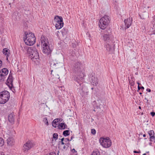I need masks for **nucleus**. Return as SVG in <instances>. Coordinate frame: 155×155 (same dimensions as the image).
<instances>
[{
    "mask_svg": "<svg viewBox=\"0 0 155 155\" xmlns=\"http://www.w3.org/2000/svg\"><path fill=\"white\" fill-rule=\"evenodd\" d=\"M9 50L7 48H5L3 50V53L7 55V59L8 60V57L9 56L10 53L9 52Z\"/></svg>",
    "mask_w": 155,
    "mask_h": 155,
    "instance_id": "6ab92c4d",
    "label": "nucleus"
},
{
    "mask_svg": "<svg viewBox=\"0 0 155 155\" xmlns=\"http://www.w3.org/2000/svg\"><path fill=\"white\" fill-rule=\"evenodd\" d=\"M140 151L139 150V151H134V153H140Z\"/></svg>",
    "mask_w": 155,
    "mask_h": 155,
    "instance_id": "ea45409f",
    "label": "nucleus"
},
{
    "mask_svg": "<svg viewBox=\"0 0 155 155\" xmlns=\"http://www.w3.org/2000/svg\"><path fill=\"white\" fill-rule=\"evenodd\" d=\"M25 36L23 38V40L27 45L31 46L35 42L36 38L34 35L31 32H25Z\"/></svg>",
    "mask_w": 155,
    "mask_h": 155,
    "instance_id": "f03ea898",
    "label": "nucleus"
},
{
    "mask_svg": "<svg viewBox=\"0 0 155 155\" xmlns=\"http://www.w3.org/2000/svg\"><path fill=\"white\" fill-rule=\"evenodd\" d=\"M56 65L54 66L56 68H58V66H57V67H56Z\"/></svg>",
    "mask_w": 155,
    "mask_h": 155,
    "instance_id": "13d9d810",
    "label": "nucleus"
},
{
    "mask_svg": "<svg viewBox=\"0 0 155 155\" xmlns=\"http://www.w3.org/2000/svg\"><path fill=\"white\" fill-rule=\"evenodd\" d=\"M81 64L79 61H76L74 63L72 69L73 73L75 74L74 80L78 82L80 85L81 83V81L83 79L84 74L82 72L81 68Z\"/></svg>",
    "mask_w": 155,
    "mask_h": 155,
    "instance_id": "f257e3e1",
    "label": "nucleus"
},
{
    "mask_svg": "<svg viewBox=\"0 0 155 155\" xmlns=\"http://www.w3.org/2000/svg\"><path fill=\"white\" fill-rule=\"evenodd\" d=\"M7 144L9 146H12L14 144V140L12 138H8L7 139Z\"/></svg>",
    "mask_w": 155,
    "mask_h": 155,
    "instance_id": "a211bd4d",
    "label": "nucleus"
},
{
    "mask_svg": "<svg viewBox=\"0 0 155 155\" xmlns=\"http://www.w3.org/2000/svg\"><path fill=\"white\" fill-rule=\"evenodd\" d=\"M110 21V18L108 16L105 15L102 17L99 21V25L100 28L104 30L107 28Z\"/></svg>",
    "mask_w": 155,
    "mask_h": 155,
    "instance_id": "20e7f679",
    "label": "nucleus"
},
{
    "mask_svg": "<svg viewBox=\"0 0 155 155\" xmlns=\"http://www.w3.org/2000/svg\"><path fill=\"white\" fill-rule=\"evenodd\" d=\"M56 65L54 66L56 68H58V66H57V67H56Z\"/></svg>",
    "mask_w": 155,
    "mask_h": 155,
    "instance_id": "bf43d9fd",
    "label": "nucleus"
},
{
    "mask_svg": "<svg viewBox=\"0 0 155 155\" xmlns=\"http://www.w3.org/2000/svg\"><path fill=\"white\" fill-rule=\"evenodd\" d=\"M55 120H54L53 121V122H54V123H56V121H55Z\"/></svg>",
    "mask_w": 155,
    "mask_h": 155,
    "instance_id": "864d4df0",
    "label": "nucleus"
},
{
    "mask_svg": "<svg viewBox=\"0 0 155 155\" xmlns=\"http://www.w3.org/2000/svg\"><path fill=\"white\" fill-rule=\"evenodd\" d=\"M5 78V77L4 76H1V74H0V81H4Z\"/></svg>",
    "mask_w": 155,
    "mask_h": 155,
    "instance_id": "72a5a7b5",
    "label": "nucleus"
},
{
    "mask_svg": "<svg viewBox=\"0 0 155 155\" xmlns=\"http://www.w3.org/2000/svg\"><path fill=\"white\" fill-rule=\"evenodd\" d=\"M139 94H142V93L141 92H140Z\"/></svg>",
    "mask_w": 155,
    "mask_h": 155,
    "instance_id": "6e6d98bb",
    "label": "nucleus"
},
{
    "mask_svg": "<svg viewBox=\"0 0 155 155\" xmlns=\"http://www.w3.org/2000/svg\"><path fill=\"white\" fill-rule=\"evenodd\" d=\"M74 137L73 136H72L71 137V139L70 140V141H71L73 138H74Z\"/></svg>",
    "mask_w": 155,
    "mask_h": 155,
    "instance_id": "a18cd8bd",
    "label": "nucleus"
},
{
    "mask_svg": "<svg viewBox=\"0 0 155 155\" xmlns=\"http://www.w3.org/2000/svg\"><path fill=\"white\" fill-rule=\"evenodd\" d=\"M63 21H62V22L56 23L55 27L57 29H59L63 27Z\"/></svg>",
    "mask_w": 155,
    "mask_h": 155,
    "instance_id": "dca6fc26",
    "label": "nucleus"
},
{
    "mask_svg": "<svg viewBox=\"0 0 155 155\" xmlns=\"http://www.w3.org/2000/svg\"><path fill=\"white\" fill-rule=\"evenodd\" d=\"M148 134L150 136V137L151 136L154 135V132L153 130H151L149 131Z\"/></svg>",
    "mask_w": 155,
    "mask_h": 155,
    "instance_id": "bb28decb",
    "label": "nucleus"
},
{
    "mask_svg": "<svg viewBox=\"0 0 155 155\" xmlns=\"http://www.w3.org/2000/svg\"><path fill=\"white\" fill-rule=\"evenodd\" d=\"M97 105V108L101 109V107L103 106V103L102 101V100L101 99L97 100L96 103Z\"/></svg>",
    "mask_w": 155,
    "mask_h": 155,
    "instance_id": "2eb2a0df",
    "label": "nucleus"
},
{
    "mask_svg": "<svg viewBox=\"0 0 155 155\" xmlns=\"http://www.w3.org/2000/svg\"><path fill=\"white\" fill-rule=\"evenodd\" d=\"M63 134L65 137L68 136L70 134L69 131V130H65L64 131Z\"/></svg>",
    "mask_w": 155,
    "mask_h": 155,
    "instance_id": "393cba45",
    "label": "nucleus"
},
{
    "mask_svg": "<svg viewBox=\"0 0 155 155\" xmlns=\"http://www.w3.org/2000/svg\"><path fill=\"white\" fill-rule=\"evenodd\" d=\"M58 65V64L56 62H54L53 61H51L50 62V66L52 67H54V68H56L54 67L55 66Z\"/></svg>",
    "mask_w": 155,
    "mask_h": 155,
    "instance_id": "b1692460",
    "label": "nucleus"
},
{
    "mask_svg": "<svg viewBox=\"0 0 155 155\" xmlns=\"http://www.w3.org/2000/svg\"><path fill=\"white\" fill-rule=\"evenodd\" d=\"M87 92H86V94H87Z\"/></svg>",
    "mask_w": 155,
    "mask_h": 155,
    "instance_id": "0e129e2a",
    "label": "nucleus"
},
{
    "mask_svg": "<svg viewBox=\"0 0 155 155\" xmlns=\"http://www.w3.org/2000/svg\"><path fill=\"white\" fill-rule=\"evenodd\" d=\"M155 18H154V19H155V16L154 17Z\"/></svg>",
    "mask_w": 155,
    "mask_h": 155,
    "instance_id": "338daca9",
    "label": "nucleus"
},
{
    "mask_svg": "<svg viewBox=\"0 0 155 155\" xmlns=\"http://www.w3.org/2000/svg\"><path fill=\"white\" fill-rule=\"evenodd\" d=\"M43 121L45 124L47 125H48V122L47 118L45 117L43 119Z\"/></svg>",
    "mask_w": 155,
    "mask_h": 155,
    "instance_id": "c85d7f7f",
    "label": "nucleus"
},
{
    "mask_svg": "<svg viewBox=\"0 0 155 155\" xmlns=\"http://www.w3.org/2000/svg\"><path fill=\"white\" fill-rule=\"evenodd\" d=\"M10 97L9 93L4 91L0 93V104H5L9 100Z\"/></svg>",
    "mask_w": 155,
    "mask_h": 155,
    "instance_id": "39448f33",
    "label": "nucleus"
},
{
    "mask_svg": "<svg viewBox=\"0 0 155 155\" xmlns=\"http://www.w3.org/2000/svg\"><path fill=\"white\" fill-rule=\"evenodd\" d=\"M139 109H141V107H140V106H139Z\"/></svg>",
    "mask_w": 155,
    "mask_h": 155,
    "instance_id": "5fc2aeb1",
    "label": "nucleus"
},
{
    "mask_svg": "<svg viewBox=\"0 0 155 155\" xmlns=\"http://www.w3.org/2000/svg\"><path fill=\"white\" fill-rule=\"evenodd\" d=\"M52 71H53V70H51V74L52 73Z\"/></svg>",
    "mask_w": 155,
    "mask_h": 155,
    "instance_id": "e2e57ef3",
    "label": "nucleus"
},
{
    "mask_svg": "<svg viewBox=\"0 0 155 155\" xmlns=\"http://www.w3.org/2000/svg\"><path fill=\"white\" fill-rule=\"evenodd\" d=\"M125 25L127 28H128L131 25L132 22V18H129L124 21Z\"/></svg>",
    "mask_w": 155,
    "mask_h": 155,
    "instance_id": "9b49d317",
    "label": "nucleus"
},
{
    "mask_svg": "<svg viewBox=\"0 0 155 155\" xmlns=\"http://www.w3.org/2000/svg\"><path fill=\"white\" fill-rule=\"evenodd\" d=\"M129 82L130 85L131 86H133L134 85V77L131 78V80H129Z\"/></svg>",
    "mask_w": 155,
    "mask_h": 155,
    "instance_id": "4be33fe9",
    "label": "nucleus"
},
{
    "mask_svg": "<svg viewBox=\"0 0 155 155\" xmlns=\"http://www.w3.org/2000/svg\"><path fill=\"white\" fill-rule=\"evenodd\" d=\"M2 65V61L1 60H0V68Z\"/></svg>",
    "mask_w": 155,
    "mask_h": 155,
    "instance_id": "79ce46f5",
    "label": "nucleus"
},
{
    "mask_svg": "<svg viewBox=\"0 0 155 155\" xmlns=\"http://www.w3.org/2000/svg\"><path fill=\"white\" fill-rule=\"evenodd\" d=\"M150 140L151 141H153L155 140V136L154 135L151 136L150 137Z\"/></svg>",
    "mask_w": 155,
    "mask_h": 155,
    "instance_id": "2f4dec72",
    "label": "nucleus"
},
{
    "mask_svg": "<svg viewBox=\"0 0 155 155\" xmlns=\"http://www.w3.org/2000/svg\"><path fill=\"white\" fill-rule=\"evenodd\" d=\"M58 137V134L56 133H54L53 135V138L55 139V140L57 139Z\"/></svg>",
    "mask_w": 155,
    "mask_h": 155,
    "instance_id": "c756f323",
    "label": "nucleus"
},
{
    "mask_svg": "<svg viewBox=\"0 0 155 155\" xmlns=\"http://www.w3.org/2000/svg\"><path fill=\"white\" fill-rule=\"evenodd\" d=\"M28 52L30 54L32 59H39V54L35 48L32 47L28 48Z\"/></svg>",
    "mask_w": 155,
    "mask_h": 155,
    "instance_id": "423d86ee",
    "label": "nucleus"
},
{
    "mask_svg": "<svg viewBox=\"0 0 155 155\" xmlns=\"http://www.w3.org/2000/svg\"><path fill=\"white\" fill-rule=\"evenodd\" d=\"M66 127H67V125L64 123H61L59 125V128L61 129H64Z\"/></svg>",
    "mask_w": 155,
    "mask_h": 155,
    "instance_id": "412c9836",
    "label": "nucleus"
},
{
    "mask_svg": "<svg viewBox=\"0 0 155 155\" xmlns=\"http://www.w3.org/2000/svg\"><path fill=\"white\" fill-rule=\"evenodd\" d=\"M146 91L149 92H151V90L149 88H147Z\"/></svg>",
    "mask_w": 155,
    "mask_h": 155,
    "instance_id": "a19ab883",
    "label": "nucleus"
},
{
    "mask_svg": "<svg viewBox=\"0 0 155 155\" xmlns=\"http://www.w3.org/2000/svg\"><path fill=\"white\" fill-rule=\"evenodd\" d=\"M106 47L107 50L110 53H113L114 50V48L112 47L109 41L108 43H107V42H106Z\"/></svg>",
    "mask_w": 155,
    "mask_h": 155,
    "instance_id": "9d476101",
    "label": "nucleus"
},
{
    "mask_svg": "<svg viewBox=\"0 0 155 155\" xmlns=\"http://www.w3.org/2000/svg\"><path fill=\"white\" fill-rule=\"evenodd\" d=\"M33 146V145L32 143L30 141H28L24 144L22 147V150L24 152H27Z\"/></svg>",
    "mask_w": 155,
    "mask_h": 155,
    "instance_id": "6e6552de",
    "label": "nucleus"
},
{
    "mask_svg": "<svg viewBox=\"0 0 155 155\" xmlns=\"http://www.w3.org/2000/svg\"><path fill=\"white\" fill-rule=\"evenodd\" d=\"M46 155H50L49 153V154H46Z\"/></svg>",
    "mask_w": 155,
    "mask_h": 155,
    "instance_id": "052dcab7",
    "label": "nucleus"
},
{
    "mask_svg": "<svg viewBox=\"0 0 155 155\" xmlns=\"http://www.w3.org/2000/svg\"><path fill=\"white\" fill-rule=\"evenodd\" d=\"M150 114L153 117L155 115V113L154 112H151L150 113Z\"/></svg>",
    "mask_w": 155,
    "mask_h": 155,
    "instance_id": "e433bc0d",
    "label": "nucleus"
},
{
    "mask_svg": "<svg viewBox=\"0 0 155 155\" xmlns=\"http://www.w3.org/2000/svg\"><path fill=\"white\" fill-rule=\"evenodd\" d=\"M104 35H107L110 36L111 34V30L110 28H106L104 31Z\"/></svg>",
    "mask_w": 155,
    "mask_h": 155,
    "instance_id": "4468645a",
    "label": "nucleus"
},
{
    "mask_svg": "<svg viewBox=\"0 0 155 155\" xmlns=\"http://www.w3.org/2000/svg\"><path fill=\"white\" fill-rule=\"evenodd\" d=\"M8 119L10 123L12 124L14 122L15 119L14 116L13 114L11 113L9 114L8 116Z\"/></svg>",
    "mask_w": 155,
    "mask_h": 155,
    "instance_id": "ddd939ff",
    "label": "nucleus"
},
{
    "mask_svg": "<svg viewBox=\"0 0 155 155\" xmlns=\"http://www.w3.org/2000/svg\"><path fill=\"white\" fill-rule=\"evenodd\" d=\"M110 35H103L104 40L105 41H107L109 40Z\"/></svg>",
    "mask_w": 155,
    "mask_h": 155,
    "instance_id": "5701e85b",
    "label": "nucleus"
},
{
    "mask_svg": "<svg viewBox=\"0 0 155 155\" xmlns=\"http://www.w3.org/2000/svg\"><path fill=\"white\" fill-rule=\"evenodd\" d=\"M96 131L94 129H92L91 130V133L93 134H96Z\"/></svg>",
    "mask_w": 155,
    "mask_h": 155,
    "instance_id": "f704fd0d",
    "label": "nucleus"
},
{
    "mask_svg": "<svg viewBox=\"0 0 155 155\" xmlns=\"http://www.w3.org/2000/svg\"><path fill=\"white\" fill-rule=\"evenodd\" d=\"M141 89L140 87L138 85V91H138L139 90Z\"/></svg>",
    "mask_w": 155,
    "mask_h": 155,
    "instance_id": "37998d69",
    "label": "nucleus"
},
{
    "mask_svg": "<svg viewBox=\"0 0 155 155\" xmlns=\"http://www.w3.org/2000/svg\"><path fill=\"white\" fill-rule=\"evenodd\" d=\"M68 30L65 28H63L61 31V33L63 36L66 35L68 34Z\"/></svg>",
    "mask_w": 155,
    "mask_h": 155,
    "instance_id": "aec40b11",
    "label": "nucleus"
},
{
    "mask_svg": "<svg viewBox=\"0 0 155 155\" xmlns=\"http://www.w3.org/2000/svg\"><path fill=\"white\" fill-rule=\"evenodd\" d=\"M2 73L1 74V76H6L8 73V69L6 68H4L2 70Z\"/></svg>",
    "mask_w": 155,
    "mask_h": 155,
    "instance_id": "f3484780",
    "label": "nucleus"
},
{
    "mask_svg": "<svg viewBox=\"0 0 155 155\" xmlns=\"http://www.w3.org/2000/svg\"><path fill=\"white\" fill-rule=\"evenodd\" d=\"M146 136V134H143V137H145Z\"/></svg>",
    "mask_w": 155,
    "mask_h": 155,
    "instance_id": "8fccbe9b",
    "label": "nucleus"
},
{
    "mask_svg": "<svg viewBox=\"0 0 155 155\" xmlns=\"http://www.w3.org/2000/svg\"><path fill=\"white\" fill-rule=\"evenodd\" d=\"M50 155H56V153L54 152H52L49 153Z\"/></svg>",
    "mask_w": 155,
    "mask_h": 155,
    "instance_id": "c9c22d12",
    "label": "nucleus"
},
{
    "mask_svg": "<svg viewBox=\"0 0 155 155\" xmlns=\"http://www.w3.org/2000/svg\"><path fill=\"white\" fill-rule=\"evenodd\" d=\"M94 80H92V82H93L94 84H96L98 83L97 80V78L95 79V78H94Z\"/></svg>",
    "mask_w": 155,
    "mask_h": 155,
    "instance_id": "473e14b6",
    "label": "nucleus"
},
{
    "mask_svg": "<svg viewBox=\"0 0 155 155\" xmlns=\"http://www.w3.org/2000/svg\"><path fill=\"white\" fill-rule=\"evenodd\" d=\"M65 145L63 147V149H65L66 148H67L69 147L70 143L68 142V143H65Z\"/></svg>",
    "mask_w": 155,
    "mask_h": 155,
    "instance_id": "7c9ffc66",
    "label": "nucleus"
},
{
    "mask_svg": "<svg viewBox=\"0 0 155 155\" xmlns=\"http://www.w3.org/2000/svg\"><path fill=\"white\" fill-rule=\"evenodd\" d=\"M137 84H138V85L139 86L140 84L138 82H137Z\"/></svg>",
    "mask_w": 155,
    "mask_h": 155,
    "instance_id": "3c124183",
    "label": "nucleus"
},
{
    "mask_svg": "<svg viewBox=\"0 0 155 155\" xmlns=\"http://www.w3.org/2000/svg\"><path fill=\"white\" fill-rule=\"evenodd\" d=\"M144 99L147 100V101H148V100L147 99V98H145Z\"/></svg>",
    "mask_w": 155,
    "mask_h": 155,
    "instance_id": "603ef678",
    "label": "nucleus"
},
{
    "mask_svg": "<svg viewBox=\"0 0 155 155\" xmlns=\"http://www.w3.org/2000/svg\"><path fill=\"white\" fill-rule=\"evenodd\" d=\"M143 155H146V153H144Z\"/></svg>",
    "mask_w": 155,
    "mask_h": 155,
    "instance_id": "4d7b16f0",
    "label": "nucleus"
},
{
    "mask_svg": "<svg viewBox=\"0 0 155 155\" xmlns=\"http://www.w3.org/2000/svg\"><path fill=\"white\" fill-rule=\"evenodd\" d=\"M99 141L101 145L105 148H108L110 147L111 145V141L109 137L106 138H101Z\"/></svg>",
    "mask_w": 155,
    "mask_h": 155,
    "instance_id": "0eeeda50",
    "label": "nucleus"
},
{
    "mask_svg": "<svg viewBox=\"0 0 155 155\" xmlns=\"http://www.w3.org/2000/svg\"><path fill=\"white\" fill-rule=\"evenodd\" d=\"M64 140V138H62L61 139V142L63 141Z\"/></svg>",
    "mask_w": 155,
    "mask_h": 155,
    "instance_id": "49530a36",
    "label": "nucleus"
},
{
    "mask_svg": "<svg viewBox=\"0 0 155 155\" xmlns=\"http://www.w3.org/2000/svg\"><path fill=\"white\" fill-rule=\"evenodd\" d=\"M41 45L42 46L43 52L44 54L48 55L51 52V50L48 45V42L47 38L44 36H42L41 39Z\"/></svg>",
    "mask_w": 155,
    "mask_h": 155,
    "instance_id": "7ed1b4c3",
    "label": "nucleus"
},
{
    "mask_svg": "<svg viewBox=\"0 0 155 155\" xmlns=\"http://www.w3.org/2000/svg\"><path fill=\"white\" fill-rule=\"evenodd\" d=\"M141 89H144V87L143 86H142L141 87H140Z\"/></svg>",
    "mask_w": 155,
    "mask_h": 155,
    "instance_id": "de8ad7c7",
    "label": "nucleus"
},
{
    "mask_svg": "<svg viewBox=\"0 0 155 155\" xmlns=\"http://www.w3.org/2000/svg\"><path fill=\"white\" fill-rule=\"evenodd\" d=\"M91 155H100V152L97 151H93Z\"/></svg>",
    "mask_w": 155,
    "mask_h": 155,
    "instance_id": "cd10ccee",
    "label": "nucleus"
},
{
    "mask_svg": "<svg viewBox=\"0 0 155 155\" xmlns=\"http://www.w3.org/2000/svg\"><path fill=\"white\" fill-rule=\"evenodd\" d=\"M71 152L73 153H77V151H76L74 149H73L71 150Z\"/></svg>",
    "mask_w": 155,
    "mask_h": 155,
    "instance_id": "4c0bfd02",
    "label": "nucleus"
},
{
    "mask_svg": "<svg viewBox=\"0 0 155 155\" xmlns=\"http://www.w3.org/2000/svg\"><path fill=\"white\" fill-rule=\"evenodd\" d=\"M64 141L65 142H67L68 141H70V140L69 139V138H66L64 139Z\"/></svg>",
    "mask_w": 155,
    "mask_h": 155,
    "instance_id": "58836bf2",
    "label": "nucleus"
},
{
    "mask_svg": "<svg viewBox=\"0 0 155 155\" xmlns=\"http://www.w3.org/2000/svg\"><path fill=\"white\" fill-rule=\"evenodd\" d=\"M54 21L56 23L62 22L63 21V18L61 16H59L58 15H56L55 16L54 18Z\"/></svg>",
    "mask_w": 155,
    "mask_h": 155,
    "instance_id": "f8f14e48",
    "label": "nucleus"
},
{
    "mask_svg": "<svg viewBox=\"0 0 155 155\" xmlns=\"http://www.w3.org/2000/svg\"><path fill=\"white\" fill-rule=\"evenodd\" d=\"M53 140H52V143H53Z\"/></svg>",
    "mask_w": 155,
    "mask_h": 155,
    "instance_id": "680f3d73",
    "label": "nucleus"
},
{
    "mask_svg": "<svg viewBox=\"0 0 155 155\" xmlns=\"http://www.w3.org/2000/svg\"><path fill=\"white\" fill-rule=\"evenodd\" d=\"M0 155H5L3 152H2L0 153Z\"/></svg>",
    "mask_w": 155,
    "mask_h": 155,
    "instance_id": "c03bdc74",
    "label": "nucleus"
},
{
    "mask_svg": "<svg viewBox=\"0 0 155 155\" xmlns=\"http://www.w3.org/2000/svg\"><path fill=\"white\" fill-rule=\"evenodd\" d=\"M4 144V141L3 139L0 137V146H2Z\"/></svg>",
    "mask_w": 155,
    "mask_h": 155,
    "instance_id": "a878e982",
    "label": "nucleus"
},
{
    "mask_svg": "<svg viewBox=\"0 0 155 155\" xmlns=\"http://www.w3.org/2000/svg\"><path fill=\"white\" fill-rule=\"evenodd\" d=\"M61 142V144L62 145H64V142L63 141H62Z\"/></svg>",
    "mask_w": 155,
    "mask_h": 155,
    "instance_id": "09e8293b",
    "label": "nucleus"
},
{
    "mask_svg": "<svg viewBox=\"0 0 155 155\" xmlns=\"http://www.w3.org/2000/svg\"><path fill=\"white\" fill-rule=\"evenodd\" d=\"M94 111H95V110H94Z\"/></svg>",
    "mask_w": 155,
    "mask_h": 155,
    "instance_id": "69168bd1",
    "label": "nucleus"
},
{
    "mask_svg": "<svg viewBox=\"0 0 155 155\" xmlns=\"http://www.w3.org/2000/svg\"><path fill=\"white\" fill-rule=\"evenodd\" d=\"M7 84L11 88L13 86V79L12 75L10 74L7 81Z\"/></svg>",
    "mask_w": 155,
    "mask_h": 155,
    "instance_id": "1a4fd4ad",
    "label": "nucleus"
}]
</instances>
